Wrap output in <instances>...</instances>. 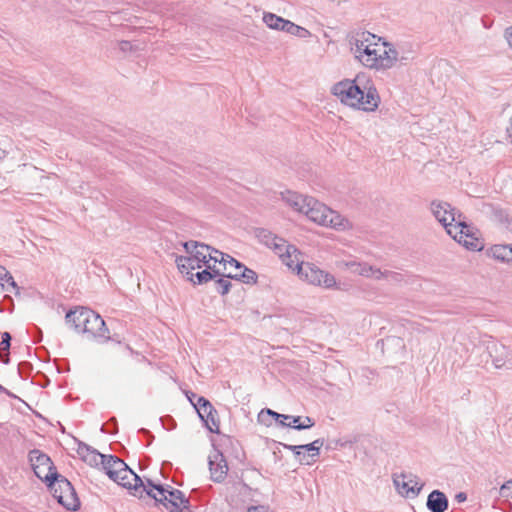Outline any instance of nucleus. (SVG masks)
I'll use <instances>...</instances> for the list:
<instances>
[{
    "mask_svg": "<svg viewBox=\"0 0 512 512\" xmlns=\"http://www.w3.org/2000/svg\"><path fill=\"white\" fill-rule=\"evenodd\" d=\"M332 93L343 104L367 112L375 111L380 103L378 91L370 81L361 87L357 79H344L332 87Z\"/></svg>",
    "mask_w": 512,
    "mask_h": 512,
    "instance_id": "obj_1",
    "label": "nucleus"
},
{
    "mask_svg": "<svg viewBox=\"0 0 512 512\" xmlns=\"http://www.w3.org/2000/svg\"><path fill=\"white\" fill-rule=\"evenodd\" d=\"M28 457L35 475L46 484L48 489H53L58 482L60 492H70V496L75 495L72 483L58 473L56 466L47 454L33 449L29 452Z\"/></svg>",
    "mask_w": 512,
    "mask_h": 512,
    "instance_id": "obj_2",
    "label": "nucleus"
},
{
    "mask_svg": "<svg viewBox=\"0 0 512 512\" xmlns=\"http://www.w3.org/2000/svg\"><path fill=\"white\" fill-rule=\"evenodd\" d=\"M108 477L128 489L138 490L142 478L116 455H105L101 463Z\"/></svg>",
    "mask_w": 512,
    "mask_h": 512,
    "instance_id": "obj_3",
    "label": "nucleus"
},
{
    "mask_svg": "<svg viewBox=\"0 0 512 512\" xmlns=\"http://www.w3.org/2000/svg\"><path fill=\"white\" fill-rule=\"evenodd\" d=\"M381 39V37L369 31L357 32L350 40L351 51L366 67H376L379 58L377 57V49L374 46H377Z\"/></svg>",
    "mask_w": 512,
    "mask_h": 512,
    "instance_id": "obj_4",
    "label": "nucleus"
},
{
    "mask_svg": "<svg viewBox=\"0 0 512 512\" xmlns=\"http://www.w3.org/2000/svg\"><path fill=\"white\" fill-rule=\"evenodd\" d=\"M295 258L296 264L294 265V270H297V274L308 283L328 289L336 285L335 277L332 274L321 270L312 263L300 261L297 255H295Z\"/></svg>",
    "mask_w": 512,
    "mask_h": 512,
    "instance_id": "obj_5",
    "label": "nucleus"
},
{
    "mask_svg": "<svg viewBox=\"0 0 512 512\" xmlns=\"http://www.w3.org/2000/svg\"><path fill=\"white\" fill-rule=\"evenodd\" d=\"M431 210L435 218L444 226L446 232L452 235V223L464 220L462 213L457 211L448 202L432 201Z\"/></svg>",
    "mask_w": 512,
    "mask_h": 512,
    "instance_id": "obj_6",
    "label": "nucleus"
},
{
    "mask_svg": "<svg viewBox=\"0 0 512 512\" xmlns=\"http://www.w3.org/2000/svg\"><path fill=\"white\" fill-rule=\"evenodd\" d=\"M393 483L398 493L406 498H416L422 490L418 477L412 473H400L393 475Z\"/></svg>",
    "mask_w": 512,
    "mask_h": 512,
    "instance_id": "obj_7",
    "label": "nucleus"
},
{
    "mask_svg": "<svg viewBox=\"0 0 512 512\" xmlns=\"http://www.w3.org/2000/svg\"><path fill=\"white\" fill-rule=\"evenodd\" d=\"M454 228H460L459 232L454 235V240L462 244L466 249L481 251L484 248L483 242L471 232L470 227L464 220L457 221V225Z\"/></svg>",
    "mask_w": 512,
    "mask_h": 512,
    "instance_id": "obj_8",
    "label": "nucleus"
},
{
    "mask_svg": "<svg viewBox=\"0 0 512 512\" xmlns=\"http://www.w3.org/2000/svg\"><path fill=\"white\" fill-rule=\"evenodd\" d=\"M86 313L87 328L84 329V333L90 334L93 338L100 339L103 342L108 341L110 339V336L108 335L109 330L102 317L91 309Z\"/></svg>",
    "mask_w": 512,
    "mask_h": 512,
    "instance_id": "obj_9",
    "label": "nucleus"
},
{
    "mask_svg": "<svg viewBox=\"0 0 512 512\" xmlns=\"http://www.w3.org/2000/svg\"><path fill=\"white\" fill-rule=\"evenodd\" d=\"M270 248L274 250L288 268L294 270V265L296 264L295 255L299 257L301 254L296 246L288 244L285 239L278 237Z\"/></svg>",
    "mask_w": 512,
    "mask_h": 512,
    "instance_id": "obj_10",
    "label": "nucleus"
},
{
    "mask_svg": "<svg viewBox=\"0 0 512 512\" xmlns=\"http://www.w3.org/2000/svg\"><path fill=\"white\" fill-rule=\"evenodd\" d=\"M208 465L211 474V480L215 483H222L228 473V464L225 456L220 450L215 449L208 458Z\"/></svg>",
    "mask_w": 512,
    "mask_h": 512,
    "instance_id": "obj_11",
    "label": "nucleus"
},
{
    "mask_svg": "<svg viewBox=\"0 0 512 512\" xmlns=\"http://www.w3.org/2000/svg\"><path fill=\"white\" fill-rule=\"evenodd\" d=\"M480 213L489 220L509 227L512 219L507 210L503 209L500 205L494 203L483 202L479 208Z\"/></svg>",
    "mask_w": 512,
    "mask_h": 512,
    "instance_id": "obj_12",
    "label": "nucleus"
},
{
    "mask_svg": "<svg viewBox=\"0 0 512 512\" xmlns=\"http://www.w3.org/2000/svg\"><path fill=\"white\" fill-rule=\"evenodd\" d=\"M487 352L492 359L495 368L500 369L511 361V353L508 348L497 341H489L487 344Z\"/></svg>",
    "mask_w": 512,
    "mask_h": 512,
    "instance_id": "obj_13",
    "label": "nucleus"
},
{
    "mask_svg": "<svg viewBox=\"0 0 512 512\" xmlns=\"http://www.w3.org/2000/svg\"><path fill=\"white\" fill-rule=\"evenodd\" d=\"M328 212L329 208L326 205L310 197L307 200L306 208L303 213L311 221L324 226L326 225V218Z\"/></svg>",
    "mask_w": 512,
    "mask_h": 512,
    "instance_id": "obj_14",
    "label": "nucleus"
},
{
    "mask_svg": "<svg viewBox=\"0 0 512 512\" xmlns=\"http://www.w3.org/2000/svg\"><path fill=\"white\" fill-rule=\"evenodd\" d=\"M52 493L53 497L57 500V502L62 505L68 511H77L80 509L81 503L79 497L77 495L76 490L74 489L73 496H70V492H62L59 490V483L57 482L53 489H49Z\"/></svg>",
    "mask_w": 512,
    "mask_h": 512,
    "instance_id": "obj_15",
    "label": "nucleus"
},
{
    "mask_svg": "<svg viewBox=\"0 0 512 512\" xmlns=\"http://www.w3.org/2000/svg\"><path fill=\"white\" fill-rule=\"evenodd\" d=\"M88 311L89 308L86 307H78L75 310H69L65 316L66 323L76 332L84 333V329L87 328L86 312Z\"/></svg>",
    "mask_w": 512,
    "mask_h": 512,
    "instance_id": "obj_16",
    "label": "nucleus"
},
{
    "mask_svg": "<svg viewBox=\"0 0 512 512\" xmlns=\"http://www.w3.org/2000/svg\"><path fill=\"white\" fill-rule=\"evenodd\" d=\"M76 441L78 445L76 450L77 454L84 462H86L90 466H98L99 463H102V457H104L105 454H101L95 448L82 441Z\"/></svg>",
    "mask_w": 512,
    "mask_h": 512,
    "instance_id": "obj_17",
    "label": "nucleus"
},
{
    "mask_svg": "<svg viewBox=\"0 0 512 512\" xmlns=\"http://www.w3.org/2000/svg\"><path fill=\"white\" fill-rule=\"evenodd\" d=\"M167 500L160 503L165 509L168 511L174 510L178 508H184L186 511L188 510V506L190 505V500L187 498L181 490L172 489L170 494L167 495Z\"/></svg>",
    "mask_w": 512,
    "mask_h": 512,
    "instance_id": "obj_18",
    "label": "nucleus"
},
{
    "mask_svg": "<svg viewBox=\"0 0 512 512\" xmlns=\"http://www.w3.org/2000/svg\"><path fill=\"white\" fill-rule=\"evenodd\" d=\"M426 506L431 512H445L449 506V500L444 492L433 490L427 497Z\"/></svg>",
    "mask_w": 512,
    "mask_h": 512,
    "instance_id": "obj_19",
    "label": "nucleus"
},
{
    "mask_svg": "<svg viewBox=\"0 0 512 512\" xmlns=\"http://www.w3.org/2000/svg\"><path fill=\"white\" fill-rule=\"evenodd\" d=\"M195 259H198V256L194 255V256H177L176 259H175V262H176V265H177V268L178 270L182 273V274H186L188 277V279L190 281H193V278H194V275L192 273L193 270L195 269H199L201 268L202 266L198 263L197 260Z\"/></svg>",
    "mask_w": 512,
    "mask_h": 512,
    "instance_id": "obj_20",
    "label": "nucleus"
},
{
    "mask_svg": "<svg viewBox=\"0 0 512 512\" xmlns=\"http://www.w3.org/2000/svg\"><path fill=\"white\" fill-rule=\"evenodd\" d=\"M387 50H384L382 54L377 52V57L379 61H377V69H389L394 66L396 62H398V51L390 44L384 43Z\"/></svg>",
    "mask_w": 512,
    "mask_h": 512,
    "instance_id": "obj_21",
    "label": "nucleus"
},
{
    "mask_svg": "<svg viewBox=\"0 0 512 512\" xmlns=\"http://www.w3.org/2000/svg\"><path fill=\"white\" fill-rule=\"evenodd\" d=\"M286 419H288L286 414L278 413L270 408L262 409L257 416L258 423L266 427H270L273 421L281 426V421L285 422Z\"/></svg>",
    "mask_w": 512,
    "mask_h": 512,
    "instance_id": "obj_22",
    "label": "nucleus"
},
{
    "mask_svg": "<svg viewBox=\"0 0 512 512\" xmlns=\"http://www.w3.org/2000/svg\"><path fill=\"white\" fill-rule=\"evenodd\" d=\"M288 419H291V422L281 421V427H289L295 430H305L313 427L315 425L314 419L309 416H293L287 415Z\"/></svg>",
    "mask_w": 512,
    "mask_h": 512,
    "instance_id": "obj_23",
    "label": "nucleus"
},
{
    "mask_svg": "<svg viewBox=\"0 0 512 512\" xmlns=\"http://www.w3.org/2000/svg\"><path fill=\"white\" fill-rule=\"evenodd\" d=\"M346 266L350 269L351 272L356 273L361 276H364V277H367V278L376 279L377 271H379V268L371 266L365 262L351 261V262H348L346 264Z\"/></svg>",
    "mask_w": 512,
    "mask_h": 512,
    "instance_id": "obj_24",
    "label": "nucleus"
},
{
    "mask_svg": "<svg viewBox=\"0 0 512 512\" xmlns=\"http://www.w3.org/2000/svg\"><path fill=\"white\" fill-rule=\"evenodd\" d=\"M205 266H206V268L204 270L193 274L194 275V278H193L194 284L201 285V284L207 283L221 275L220 270L217 269L215 267V265L212 266L210 264H206Z\"/></svg>",
    "mask_w": 512,
    "mask_h": 512,
    "instance_id": "obj_25",
    "label": "nucleus"
},
{
    "mask_svg": "<svg viewBox=\"0 0 512 512\" xmlns=\"http://www.w3.org/2000/svg\"><path fill=\"white\" fill-rule=\"evenodd\" d=\"M493 258L498 261L512 262V244H498L491 247Z\"/></svg>",
    "mask_w": 512,
    "mask_h": 512,
    "instance_id": "obj_26",
    "label": "nucleus"
},
{
    "mask_svg": "<svg viewBox=\"0 0 512 512\" xmlns=\"http://www.w3.org/2000/svg\"><path fill=\"white\" fill-rule=\"evenodd\" d=\"M324 445V438H318L311 443L301 445L302 452L306 453V459L311 460L313 462L316 461V458L320 455V448Z\"/></svg>",
    "mask_w": 512,
    "mask_h": 512,
    "instance_id": "obj_27",
    "label": "nucleus"
},
{
    "mask_svg": "<svg viewBox=\"0 0 512 512\" xmlns=\"http://www.w3.org/2000/svg\"><path fill=\"white\" fill-rule=\"evenodd\" d=\"M174 489L168 484H158L157 492H153V489L147 492V496L154 500V505L159 506L161 502L167 500V495Z\"/></svg>",
    "mask_w": 512,
    "mask_h": 512,
    "instance_id": "obj_28",
    "label": "nucleus"
},
{
    "mask_svg": "<svg viewBox=\"0 0 512 512\" xmlns=\"http://www.w3.org/2000/svg\"><path fill=\"white\" fill-rule=\"evenodd\" d=\"M226 277L241 281L245 284H255L258 279L257 273L246 266L242 269V272L240 274L229 273L226 275Z\"/></svg>",
    "mask_w": 512,
    "mask_h": 512,
    "instance_id": "obj_29",
    "label": "nucleus"
},
{
    "mask_svg": "<svg viewBox=\"0 0 512 512\" xmlns=\"http://www.w3.org/2000/svg\"><path fill=\"white\" fill-rule=\"evenodd\" d=\"M347 223H348V220H346L340 214H338L337 212H335L329 208L325 226H330V227H333L336 229H344L346 227Z\"/></svg>",
    "mask_w": 512,
    "mask_h": 512,
    "instance_id": "obj_30",
    "label": "nucleus"
},
{
    "mask_svg": "<svg viewBox=\"0 0 512 512\" xmlns=\"http://www.w3.org/2000/svg\"><path fill=\"white\" fill-rule=\"evenodd\" d=\"M203 423H204V426L211 433L220 434V429H219L220 421L218 418V412L215 408H214V411L212 410L211 412H209V414L205 417Z\"/></svg>",
    "mask_w": 512,
    "mask_h": 512,
    "instance_id": "obj_31",
    "label": "nucleus"
},
{
    "mask_svg": "<svg viewBox=\"0 0 512 512\" xmlns=\"http://www.w3.org/2000/svg\"><path fill=\"white\" fill-rule=\"evenodd\" d=\"M183 247L186 251L187 254H189L190 256L193 255V253L195 252V250H197V248H201L202 250H206V252H209L210 250L215 252V253H220L219 250L205 244V243H202V242H198V241H193V240H190V241H187V242H184L183 243Z\"/></svg>",
    "mask_w": 512,
    "mask_h": 512,
    "instance_id": "obj_32",
    "label": "nucleus"
},
{
    "mask_svg": "<svg viewBox=\"0 0 512 512\" xmlns=\"http://www.w3.org/2000/svg\"><path fill=\"white\" fill-rule=\"evenodd\" d=\"M255 236L259 239L261 243L266 245L267 247H270L274 241L279 237L275 234H273L271 231L264 229V228H257L255 230Z\"/></svg>",
    "mask_w": 512,
    "mask_h": 512,
    "instance_id": "obj_33",
    "label": "nucleus"
},
{
    "mask_svg": "<svg viewBox=\"0 0 512 512\" xmlns=\"http://www.w3.org/2000/svg\"><path fill=\"white\" fill-rule=\"evenodd\" d=\"M263 21L269 28L281 31L284 18L273 13H264Z\"/></svg>",
    "mask_w": 512,
    "mask_h": 512,
    "instance_id": "obj_34",
    "label": "nucleus"
},
{
    "mask_svg": "<svg viewBox=\"0 0 512 512\" xmlns=\"http://www.w3.org/2000/svg\"><path fill=\"white\" fill-rule=\"evenodd\" d=\"M226 275L227 274H221L218 276L219 278L214 282L215 290L221 295H226L232 286L231 282L228 280L229 278L226 277Z\"/></svg>",
    "mask_w": 512,
    "mask_h": 512,
    "instance_id": "obj_35",
    "label": "nucleus"
},
{
    "mask_svg": "<svg viewBox=\"0 0 512 512\" xmlns=\"http://www.w3.org/2000/svg\"><path fill=\"white\" fill-rule=\"evenodd\" d=\"M380 279H387L388 281H391V282H401L403 280V275L398 272H394V271H390V270L381 271V269H379V271H377V274H376V280H380Z\"/></svg>",
    "mask_w": 512,
    "mask_h": 512,
    "instance_id": "obj_36",
    "label": "nucleus"
},
{
    "mask_svg": "<svg viewBox=\"0 0 512 512\" xmlns=\"http://www.w3.org/2000/svg\"><path fill=\"white\" fill-rule=\"evenodd\" d=\"M281 444L285 449L292 451L301 464H311V461L306 459V453L302 452L301 445Z\"/></svg>",
    "mask_w": 512,
    "mask_h": 512,
    "instance_id": "obj_37",
    "label": "nucleus"
},
{
    "mask_svg": "<svg viewBox=\"0 0 512 512\" xmlns=\"http://www.w3.org/2000/svg\"><path fill=\"white\" fill-rule=\"evenodd\" d=\"M309 198L310 197H302L301 195L293 194L292 198L288 199V202L295 210L303 213Z\"/></svg>",
    "mask_w": 512,
    "mask_h": 512,
    "instance_id": "obj_38",
    "label": "nucleus"
},
{
    "mask_svg": "<svg viewBox=\"0 0 512 512\" xmlns=\"http://www.w3.org/2000/svg\"><path fill=\"white\" fill-rule=\"evenodd\" d=\"M191 394L193 397H197V401L195 403H193V406L196 409V411H198V409H200V408H205V407L209 408V412H211L212 410L214 411V407L208 399H206L203 396H197V394H195L193 392H191Z\"/></svg>",
    "mask_w": 512,
    "mask_h": 512,
    "instance_id": "obj_39",
    "label": "nucleus"
},
{
    "mask_svg": "<svg viewBox=\"0 0 512 512\" xmlns=\"http://www.w3.org/2000/svg\"><path fill=\"white\" fill-rule=\"evenodd\" d=\"M157 485L154 483L151 479H146V482L142 480V485L138 487L137 491H140V498L143 497V494L145 493L147 495V492L153 489V492H157Z\"/></svg>",
    "mask_w": 512,
    "mask_h": 512,
    "instance_id": "obj_40",
    "label": "nucleus"
},
{
    "mask_svg": "<svg viewBox=\"0 0 512 512\" xmlns=\"http://www.w3.org/2000/svg\"><path fill=\"white\" fill-rule=\"evenodd\" d=\"M32 369H33V366L28 361H22L18 364L19 375L24 379H26L29 376Z\"/></svg>",
    "mask_w": 512,
    "mask_h": 512,
    "instance_id": "obj_41",
    "label": "nucleus"
},
{
    "mask_svg": "<svg viewBox=\"0 0 512 512\" xmlns=\"http://www.w3.org/2000/svg\"><path fill=\"white\" fill-rule=\"evenodd\" d=\"M299 26L290 20L284 19V22L281 26V31L287 32L291 35L297 34L299 32Z\"/></svg>",
    "mask_w": 512,
    "mask_h": 512,
    "instance_id": "obj_42",
    "label": "nucleus"
},
{
    "mask_svg": "<svg viewBox=\"0 0 512 512\" xmlns=\"http://www.w3.org/2000/svg\"><path fill=\"white\" fill-rule=\"evenodd\" d=\"M101 431L103 433L114 434L117 431V420L115 418H111L101 426Z\"/></svg>",
    "mask_w": 512,
    "mask_h": 512,
    "instance_id": "obj_43",
    "label": "nucleus"
},
{
    "mask_svg": "<svg viewBox=\"0 0 512 512\" xmlns=\"http://www.w3.org/2000/svg\"><path fill=\"white\" fill-rule=\"evenodd\" d=\"M208 253V260L209 262L210 261H213L214 263H224L226 265V255L225 253L221 252L220 253H215L213 251H209L207 252Z\"/></svg>",
    "mask_w": 512,
    "mask_h": 512,
    "instance_id": "obj_44",
    "label": "nucleus"
},
{
    "mask_svg": "<svg viewBox=\"0 0 512 512\" xmlns=\"http://www.w3.org/2000/svg\"><path fill=\"white\" fill-rule=\"evenodd\" d=\"M1 338H2V340L0 343V348H1V350L8 352L11 347L12 336L9 332H3L1 334Z\"/></svg>",
    "mask_w": 512,
    "mask_h": 512,
    "instance_id": "obj_45",
    "label": "nucleus"
},
{
    "mask_svg": "<svg viewBox=\"0 0 512 512\" xmlns=\"http://www.w3.org/2000/svg\"><path fill=\"white\" fill-rule=\"evenodd\" d=\"M4 277H8L9 279H11V287L16 289L17 290L16 294H18L19 287H18L17 283L14 281V278L12 277L10 272L8 270H6V268L4 266L0 265V280H4Z\"/></svg>",
    "mask_w": 512,
    "mask_h": 512,
    "instance_id": "obj_46",
    "label": "nucleus"
},
{
    "mask_svg": "<svg viewBox=\"0 0 512 512\" xmlns=\"http://www.w3.org/2000/svg\"><path fill=\"white\" fill-rule=\"evenodd\" d=\"M198 256V259H196L198 261V263L202 266V265H206V264H209V260H208V253L206 252V250H202L201 248H197V250H195V252L193 253L192 256Z\"/></svg>",
    "mask_w": 512,
    "mask_h": 512,
    "instance_id": "obj_47",
    "label": "nucleus"
},
{
    "mask_svg": "<svg viewBox=\"0 0 512 512\" xmlns=\"http://www.w3.org/2000/svg\"><path fill=\"white\" fill-rule=\"evenodd\" d=\"M226 264H229L230 266L235 267L236 269H243L245 265L238 261L237 259L233 258L230 255H226Z\"/></svg>",
    "mask_w": 512,
    "mask_h": 512,
    "instance_id": "obj_48",
    "label": "nucleus"
},
{
    "mask_svg": "<svg viewBox=\"0 0 512 512\" xmlns=\"http://www.w3.org/2000/svg\"><path fill=\"white\" fill-rule=\"evenodd\" d=\"M139 433L142 434L146 440H147V445H150L153 440H154V435L148 430V429H145V428H141L139 430Z\"/></svg>",
    "mask_w": 512,
    "mask_h": 512,
    "instance_id": "obj_49",
    "label": "nucleus"
},
{
    "mask_svg": "<svg viewBox=\"0 0 512 512\" xmlns=\"http://www.w3.org/2000/svg\"><path fill=\"white\" fill-rule=\"evenodd\" d=\"M356 442H357L356 438H354L353 440L338 439V440L333 441L335 446H340V447H346L347 445H352V444H354Z\"/></svg>",
    "mask_w": 512,
    "mask_h": 512,
    "instance_id": "obj_50",
    "label": "nucleus"
},
{
    "mask_svg": "<svg viewBox=\"0 0 512 512\" xmlns=\"http://www.w3.org/2000/svg\"><path fill=\"white\" fill-rule=\"evenodd\" d=\"M132 48L133 45L130 41L123 40L119 42V49L123 52L131 51Z\"/></svg>",
    "mask_w": 512,
    "mask_h": 512,
    "instance_id": "obj_51",
    "label": "nucleus"
},
{
    "mask_svg": "<svg viewBox=\"0 0 512 512\" xmlns=\"http://www.w3.org/2000/svg\"><path fill=\"white\" fill-rule=\"evenodd\" d=\"M386 341H387L388 343H389V342L394 343V344H396L397 346H399V347H401V348H404V347H405L403 340H402L401 338H399V337H388V338L386 339Z\"/></svg>",
    "mask_w": 512,
    "mask_h": 512,
    "instance_id": "obj_52",
    "label": "nucleus"
},
{
    "mask_svg": "<svg viewBox=\"0 0 512 512\" xmlns=\"http://www.w3.org/2000/svg\"><path fill=\"white\" fill-rule=\"evenodd\" d=\"M247 512H268V507L264 505L251 506L248 508Z\"/></svg>",
    "mask_w": 512,
    "mask_h": 512,
    "instance_id": "obj_53",
    "label": "nucleus"
},
{
    "mask_svg": "<svg viewBox=\"0 0 512 512\" xmlns=\"http://www.w3.org/2000/svg\"><path fill=\"white\" fill-rule=\"evenodd\" d=\"M199 418L204 422L205 417L209 414V408H200L197 411Z\"/></svg>",
    "mask_w": 512,
    "mask_h": 512,
    "instance_id": "obj_54",
    "label": "nucleus"
},
{
    "mask_svg": "<svg viewBox=\"0 0 512 512\" xmlns=\"http://www.w3.org/2000/svg\"><path fill=\"white\" fill-rule=\"evenodd\" d=\"M455 500L458 503L465 502L467 500V494L465 492H459L455 495Z\"/></svg>",
    "mask_w": 512,
    "mask_h": 512,
    "instance_id": "obj_55",
    "label": "nucleus"
},
{
    "mask_svg": "<svg viewBox=\"0 0 512 512\" xmlns=\"http://www.w3.org/2000/svg\"><path fill=\"white\" fill-rule=\"evenodd\" d=\"M299 32L297 34H294L295 36L299 37H306L309 34V31L301 26H299Z\"/></svg>",
    "mask_w": 512,
    "mask_h": 512,
    "instance_id": "obj_56",
    "label": "nucleus"
},
{
    "mask_svg": "<svg viewBox=\"0 0 512 512\" xmlns=\"http://www.w3.org/2000/svg\"><path fill=\"white\" fill-rule=\"evenodd\" d=\"M0 394H6L9 397H13V398L16 397L13 393H11L9 390H7L5 387H3L1 384H0Z\"/></svg>",
    "mask_w": 512,
    "mask_h": 512,
    "instance_id": "obj_57",
    "label": "nucleus"
},
{
    "mask_svg": "<svg viewBox=\"0 0 512 512\" xmlns=\"http://www.w3.org/2000/svg\"><path fill=\"white\" fill-rule=\"evenodd\" d=\"M507 133H508V137L512 143V116H511V119H510V125L509 127L507 128Z\"/></svg>",
    "mask_w": 512,
    "mask_h": 512,
    "instance_id": "obj_58",
    "label": "nucleus"
},
{
    "mask_svg": "<svg viewBox=\"0 0 512 512\" xmlns=\"http://www.w3.org/2000/svg\"><path fill=\"white\" fill-rule=\"evenodd\" d=\"M169 512H192V510H191V505H189L187 511L184 508H178V509H176V511L170 510Z\"/></svg>",
    "mask_w": 512,
    "mask_h": 512,
    "instance_id": "obj_59",
    "label": "nucleus"
},
{
    "mask_svg": "<svg viewBox=\"0 0 512 512\" xmlns=\"http://www.w3.org/2000/svg\"><path fill=\"white\" fill-rule=\"evenodd\" d=\"M168 419H169V421L171 422V426H170V427H168L167 429H169V430L174 429V428L176 427V422H175V420H174L172 417H170V416H168Z\"/></svg>",
    "mask_w": 512,
    "mask_h": 512,
    "instance_id": "obj_60",
    "label": "nucleus"
},
{
    "mask_svg": "<svg viewBox=\"0 0 512 512\" xmlns=\"http://www.w3.org/2000/svg\"><path fill=\"white\" fill-rule=\"evenodd\" d=\"M455 226H456V223H455V224H453V223H452V235H450V236H451L453 239H454V235H455L457 232H459V230H460V228L455 229V228H454Z\"/></svg>",
    "mask_w": 512,
    "mask_h": 512,
    "instance_id": "obj_61",
    "label": "nucleus"
},
{
    "mask_svg": "<svg viewBox=\"0 0 512 512\" xmlns=\"http://www.w3.org/2000/svg\"><path fill=\"white\" fill-rule=\"evenodd\" d=\"M171 467H172V464L170 462H168V461H165L162 464V469H164V468H171Z\"/></svg>",
    "mask_w": 512,
    "mask_h": 512,
    "instance_id": "obj_62",
    "label": "nucleus"
},
{
    "mask_svg": "<svg viewBox=\"0 0 512 512\" xmlns=\"http://www.w3.org/2000/svg\"><path fill=\"white\" fill-rule=\"evenodd\" d=\"M512 483H508V481L506 483H504L502 486H501V491L504 490V489H508L510 487Z\"/></svg>",
    "mask_w": 512,
    "mask_h": 512,
    "instance_id": "obj_63",
    "label": "nucleus"
},
{
    "mask_svg": "<svg viewBox=\"0 0 512 512\" xmlns=\"http://www.w3.org/2000/svg\"><path fill=\"white\" fill-rule=\"evenodd\" d=\"M407 60H408V57H404V56H402L400 58L398 57V61L401 62V63H404Z\"/></svg>",
    "mask_w": 512,
    "mask_h": 512,
    "instance_id": "obj_64",
    "label": "nucleus"
}]
</instances>
